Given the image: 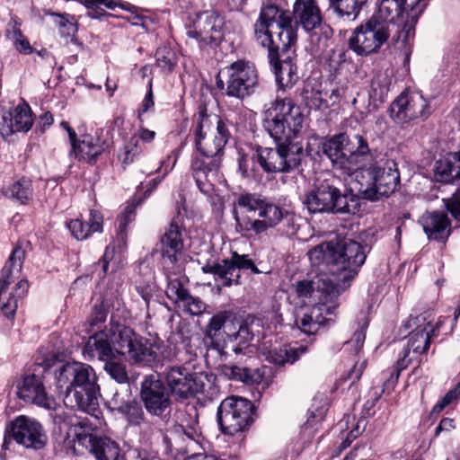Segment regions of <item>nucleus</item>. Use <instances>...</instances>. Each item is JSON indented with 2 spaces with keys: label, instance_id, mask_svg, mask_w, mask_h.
I'll list each match as a JSON object with an SVG mask.
<instances>
[{
  "label": "nucleus",
  "instance_id": "nucleus-1",
  "mask_svg": "<svg viewBox=\"0 0 460 460\" xmlns=\"http://www.w3.org/2000/svg\"><path fill=\"white\" fill-rule=\"evenodd\" d=\"M304 116L289 98H277L264 111L263 127L276 147L256 148V161L267 173H288L297 169L311 149L305 148L299 134Z\"/></svg>",
  "mask_w": 460,
  "mask_h": 460
},
{
  "label": "nucleus",
  "instance_id": "nucleus-2",
  "mask_svg": "<svg viewBox=\"0 0 460 460\" xmlns=\"http://www.w3.org/2000/svg\"><path fill=\"white\" fill-rule=\"evenodd\" d=\"M56 365L58 385L62 387L68 384L64 397L65 405L98 417L100 387L94 369L90 365L75 361L66 364L57 361Z\"/></svg>",
  "mask_w": 460,
  "mask_h": 460
},
{
  "label": "nucleus",
  "instance_id": "nucleus-3",
  "mask_svg": "<svg viewBox=\"0 0 460 460\" xmlns=\"http://www.w3.org/2000/svg\"><path fill=\"white\" fill-rule=\"evenodd\" d=\"M367 246L349 238L323 243L308 252L315 267L326 266L337 283L350 281L358 274L367 258Z\"/></svg>",
  "mask_w": 460,
  "mask_h": 460
},
{
  "label": "nucleus",
  "instance_id": "nucleus-4",
  "mask_svg": "<svg viewBox=\"0 0 460 460\" xmlns=\"http://www.w3.org/2000/svg\"><path fill=\"white\" fill-rule=\"evenodd\" d=\"M254 40L263 48L290 49L297 40L296 22L290 12L274 4L263 5L254 23Z\"/></svg>",
  "mask_w": 460,
  "mask_h": 460
},
{
  "label": "nucleus",
  "instance_id": "nucleus-5",
  "mask_svg": "<svg viewBox=\"0 0 460 460\" xmlns=\"http://www.w3.org/2000/svg\"><path fill=\"white\" fill-rule=\"evenodd\" d=\"M320 151L344 175H352L373 158L367 139L360 135L336 134L321 143L317 154Z\"/></svg>",
  "mask_w": 460,
  "mask_h": 460
},
{
  "label": "nucleus",
  "instance_id": "nucleus-6",
  "mask_svg": "<svg viewBox=\"0 0 460 460\" xmlns=\"http://www.w3.org/2000/svg\"><path fill=\"white\" fill-rule=\"evenodd\" d=\"M164 383L170 394L176 400L183 401L203 394L213 400L219 394L216 385V376L208 373H196L182 365L168 366L162 374Z\"/></svg>",
  "mask_w": 460,
  "mask_h": 460
},
{
  "label": "nucleus",
  "instance_id": "nucleus-7",
  "mask_svg": "<svg viewBox=\"0 0 460 460\" xmlns=\"http://www.w3.org/2000/svg\"><path fill=\"white\" fill-rule=\"evenodd\" d=\"M332 175L317 178L314 188L307 193L305 203L311 213L350 214L355 212L354 196L342 193Z\"/></svg>",
  "mask_w": 460,
  "mask_h": 460
},
{
  "label": "nucleus",
  "instance_id": "nucleus-8",
  "mask_svg": "<svg viewBox=\"0 0 460 460\" xmlns=\"http://www.w3.org/2000/svg\"><path fill=\"white\" fill-rule=\"evenodd\" d=\"M57 360L53 358H44L36 362L32 372L25 373L18 381L16 394L19 399L27 403L52 410L56 406L55 399L49 395L44 385V372L56 366Z\"/></svg>",
  "mask_w": 460,
  "mask_h": 460
},
{
  "label": "nucleus",
  "instance_id": "nucleus-9",
  "mask_svg": "<svg viewBox=\"0 0 460 460\" xmlns=\"http://www.w3.org/2000/svg\"><path fill=\"white\" fill-rule=\"evenodd\" d=\"M226 82L217 77V87L225 90L229 97L243 100L255 93L259 85V75L255 66L246 60L239 59L225 67Z\"/></svg>",
  "mask_w": 460,
  "mask_h": 460
},
{
  "label": "nucleus",
  "instance_id": "nucleus-10",
  "mask_svg": "<svg viewBox=\"0 0 460 460\" xmlns=\"http://www.w3.org/2000/svg\"><path fill=\"white\" fill-rule=\"evenodd\" d=\"M379 16H372L358 26L348 40V48L358 56L366 57L376 53L390 36L388 22Z\"/></svg>",
  "mask_w": 460,
  "mask_h": 460
},
{
  "label": "nucleus",
  "instance_id": "nucleus-11",
  "mask_svg": "<svg viewBox=\"0 0 460 460\" xmlns=\"http://www.w3.org/2000/svg\"><path fill=\"white\" fill-rule=\"evenodd\" d=\"M25 252L22 247H15L8 258L5 265L2 269L0 277V307L4 315L13 320L17 309V299L22 297L28 291L29 284L26 280H20L14 288V294H12L5 301L3 295L8 286L15 279V274H19L23 263Z\"/></svg>",
  "mask_w": 460,
  "mask_h": 460
},
{
  "label": "nucleus",
  "instance_id": "nucleus-12",
  "mask_svg": "<svg viewBox=\"0 0 460 460\" xmlns=\"http://www.w3.org/2000/svg\"><path fill=\"white\" fill-rule=\"evenodd\" d=\"M252 410L253 405L247 399L230 396L223 400L217 412L221 431L228 436L243 431L252 421Z\"/></svg>",
  "mask_w": 460,
  "mask_h": 460
},
{
  "label": "nucleus",
  "instance_id": "nucleus-13",
  "mask_svg": "<svg viewBox=\"0 0 460 460\" xmlns=\"http://www.w3.org/2000/svg\"><path fill=\"white\" fill-rule=\"evenodd\" d=\"M367 184L363 190L365 198L377 200L382 197H389L400 186V172L393 160H386L371 164L367 170Z\"/></svg>",
  "mask_w": 460,
  "mask_h": 460
},
{
  "label": "nucleus",
  "instance_id": "nucleus-14",
  "mask_svg": "<svg viewBox=\"0 0 460 460\" xmlns=\"http://www.w3.org/2000/svg\"><path fill=\"white\" fill-rule=\"evenodd\" d=\"M26 448L41 449L47 443L42 425L35 419L25 415L16 417L6 428L3 449L6 450L10 439Z\"/></svg>",
  "mask_w": 460,
  "mask_h": 460
},
{
  "label": "nucleus",
  "instance_id": "nucleus-15",
  "mask_svg": "<svg viewBox=\"0 0 460 460\" xmlns=\"http://www.w3.org/2000/svg\"><path fill=\"white\" fill-rule=\"evenodd\" d=\"M429 102L418 92H402L391 104V118L397 123L425 120L431 114Z\"/></svg>",
  "mask_w": 460,
  "mask_h": 460
},
{
  "label": "nucleus",
  "instance_id": "nucleus-16",
  "mask_svg": "<svg viewBox=\"0 0 460 460\" xmlns=\"http://www.w3.org/2000/svg\"><path fill=\"white\" fill-rule=\"evenodd\" d=\"M224 17L215 11L208 10L196 15L191 24L186 27V35L195 40L199 47L217 44L223 39Z\"/></svg>",
  "mask_w": 460,
  "mask_h": 460
},
{
  "label": "nucleus",
  "instance_id": "nucleus-17",
  "mask_svg": "<svg viewBox=\"0 0 460 460\" xmlns=\"http://www.w3.org/2000/svg\"><path fill=\"white\" fill-rule=\"evenodd\" d=\"M141 402L146 411L157 417H163L172 405L171 394L161 376L147 375L140 383Z\"/></svg>",
  "mask_w": 460,
  "mask_h": 460
},
{
  "label": "nucleus",
  "instance_id": "nucleus-18",
  "mask_svg": "<svg viewBox=\"0 0 460 460\" xmlns=\"http://www.w3.org/2000/svg\"><path fill=\"white\" fill-rule=\"evenodd\" d=\"M293 15L297 23L307 31H320V40L325 46L327 41L332 37L333 30L326 23H323L321 10L315 0H296L293 5Z\"/></svg>",
  "mask_w": 460,
  "mask_h": 460
},
{
  "label": "nucleus",
  "instance_id": "nucleus-19",
  "mask_svg": "<svg viewBox=\"0 0 460 460\" xmlns=\"http://www.w3.org/2000/svg\"><path fill=\"white\" fill-rule=\"evenodd\" d=\"M295 289L298 297H310L319 294L318 298L321 302H324L327 298L330 304H332L344 291L345 286L337 283L330 274L321 272L311 279L297 281Z\"/></svg>",
  "mask_w": 460,
  "mask_h": 460
},
{
  "label": "nucleus",
  "instance_id": "nucleus-20",
  "mask_svg": "<svg viewBox=\"0 0 460 460\" xmlns=\"http://www.w3.org/2000/svg\"><path fill=\"white\" fill-rule=\"evenodd\" d=\"M241 270H250L253 274L261 273V270L247 254L241 255L234 252L231 258L217 261L214 279L221 283L218 288L239 285Z\"/></svg>",
  "mask_w": 460,
  "mask_h": 460
},
{
  "label": "nucleus",
  "instance_id": "nucleus-21",
  "mask_svg": "<svg viewBox=\"0 0 460 460\" xmlns=\"http://www.w3.org/2000/svg\"><path fill=\"white\" fill-rule=\"evenodd\" d=\"M269 63L282 90L291 89L298 81L297 66L294 58L288 53L289 49L281 48H266Z\"/></svg>",
  "mask_w": 460,
  "mask_h": 460
},
{
  "label": "nucleus",
  "instance_id": "nucleus-22",
  "mask_svg": "<svg viewBox=\"0 0 460 460\" xmlns=\"http://www.w3.org/2000/svg\"><path fill=\"white\" fill-rule=\"evenodd\" d=\"M434 177L439 182H451L460 179V152L449 154L447 158L436 162ZM447 210L452 217L460 221V190H457L451 199L446 200Z\"/></svg>",
  "mask_w": 460,
  "mask_h": 460
},
{
  "label": "nucleus",
  "instance_id": "nucleus-23",
  "mask_svg": "<svg viewBox=\"0 0 460 460\" xmlns=\"http://www.w3.org/2000/svg\"><path fill=\"white\" fill-rule=\"evenodd\" d=\"M76 438L78 444L84 447L96 460H126L119 444L107 437L78 432Z\"/></svg>",
  "mask_w": 460,
  "mask_h": 460
},
{
  "label": "nucleus",
  "instance_id": "nucleus-24",
  "mask_svg": "<svg viewBox=\"0 0 460 460\" xmlns=\"http://www.w3.org/2000/svg\"><path fill=\"white\" fill-rule=\"evenodd\" d=\"M289 216L288 210L266 198L259 214L261 219H247L244 221V229L259 234L269 228L275 227L282 220L288 218Z\"/></svg>",
  "mask_w": 460,
  "mask_h": 460
},
{
  "label": "nucleus",
  "instance_id": "nucleus-25",
  "mask_svg": "<svg viewBox=\"0 0 460 460\" xmlns=\"http://www.w3.org/2000/svg\"><path fill=\"white\" fill-rule=\"evenodd\" d=\"M31 110L27 103H22L13 111L2 110L0 112V134L9 137L15 132H27L32 127Z\"/></svg>",
  "mask_w": 460,
  "mask_h": 460
},
{
  "label": "nucleus",
  "instance_id": "nucleus-26",
  "mask_svg": "<svg viewBox=\"0 0 460 460\" xmlns=\"http://www.w3.org/2000/svg\"><path fill=\"white\" fill-rule=\"evenodd\" d=\"M337 305L335 301L330 304L326 298L324 302H321L312 308L308 313H305L302 317L296 318V324L306 334H315L321 328L328 324L332 319L327 315L334 314Z\"/></svg>",
  "mask_w": 460,
  "mask_h": 460
},
{
  "label": "nucleus",
  "instance_id": "nucleus-27",
  "mask_svg": "<svg viewBox=\"0 0 460 460\" xmlns=\"http://www.w3.org/2000/svg\"><path fill=\"white\" fill-rule=\"evenodd\" d=\"M219 166L220 158L209 161L197 158L192 162L193 177L199 190L203 194L211 195L214 192Z\"/></svg>",
  "mask_w": 460,
  "mask_h": 460
},
{
  "label": "nucleus",
  "instance_id": "nucleus-28",
  "mask_svg": "<svg viewBox=\"0 0 460 460\" xmlns=\"http://www.w3.org/2000/svg\"><path fill=\"white\" fill-rule=\"evenodd\" d=\"M419 224L430 240L445 242L451 234L450 220L444 211H427Z\"/></svg>",
  "mask_w": 460,
  "mask_h": 460
},
{
  "label": "nucleus",
  "instance_id": "nucleus-29",
  "mask_svg": "<svg viewBox=\"0 0 460 460\" xmlns=\"http://www.w3.org/2000/svg\"><path fill=\"white\" fill-rule=\"evenodd\" d=\"M183 249L182 226L179 218H173L161 237V253L170 263L178 261V254Z\"/></svg>",
  "mask_w": 460,
  "mask_h": 460
},
{
  "label": "nucleus",
  "instance_id": "nucleus-30",
  "mask_svg": "<svg viewBox=\"0 0 460 460\" xmlns=\"http://www.w3.org/2000/svg\"><path fill=\"white\" fill-rule=\"evenodd\" d=\"M230 137V131L227 126H219L217 133L195 139L198 151L207 159L219 158L225 146Z\"/></svg>",
  "mask_w": 460,
  "mask_h": 460
},
{
  "label": "nucleus",
  "instance_id": "nucleus-31",
  "mask_svg": "<svg viewBox=\"0 0 460 460\" xmlns=\"http://www.w3.org/2000/svg\"><path fill=\"white\" fill-rule=\"evenodd\" d=\"M108 333V328H105L90 336L85 343L84 353L91 358L97 357L103 362L114 358L115 349Z\"/></svg>",
  "mask_w": 460,
  "mask_h": 460
},
{
  "label": "nucleus",
  "instance_id": "nucleus-32",
  "mask_svg": "<svg viewBox=\"0 0 460 460\" xmlns=\"http://www.w3.org/2000/svg\"><path fill=\"white\" fill-rule=\"evenodd\" d=\"M71 153L78 159L88 163H94L98 156L104 152L109 145L100 138H94L92 136H84L80 141L75 140L72 145Z\"/></svg>",
  "mask_w": 460,
  "mask_h": 460
},
{
  "label": "nucleus",
  "instance_id": "nucleus-33",
  "mask_svg": "<svg viewBox=\"0 0 460 460\" xmlns=\"http://www.w3.org/2000/svg\"><path fill=\"white\" fill-rule=\"evenodd\" d=\"M253 337L254 333L252 324L248 323L247 322L242 323L239 325L237 332L232 334H227L225 341L226 351L224 354L233 352L236 355H245Z\"/></svg>",
  "mask_w": 460,
  "mask_h": 460
},
{
  "label": "nucleus",
  "instance_id": "nucleus-34",
  "mask_svg": "<svg viewBox=\"0 0 460 460\" xmlns=\"http://www.w3.org/2000/svg\"><path fill=\"white\" fill-rule=\"evenodd\" d=\"M219 126L227 125L217 114L208 113L205 107H199L198 114L193 118V133L195 139L217 133Z\"/></svg>",
  "mask_w": 460,
  "mask_h": 460
},
{
  "label": "nucleus",
  "instance_id": "nucleus-35",
  "mask_svg": "<svg viewBox=\"0 0 460 460\" xmlns=\"http://www.w3.org/2000/svg\"><path fill=\"white\" fill-rule=\"evenodd\" d=\"M427 6V0H411L407 4L406 20L399 31V38L406 44L415 34V26L419 17Z\"/></svg>",
  "mask_w": 460,
  "mask_h": 460
},
{
  "label": "nucleus",
  "instance_id": "nucleus-36",
  "mask_svg": "<svg viewBox=\"0 0 460 460\" xmlns=\"http://www.w3.org/2000/svg\"><path fill=\"white\" fill-rule=\"evenodd\" d=\"M125 356H128L129 360L136 364L150 367L158 365L157 353L153 349L151 345H147L146 340L141 336L133 342L130 351H128Z\"/></svg>",
  "mask_w": 460,
  "mask_h": 460
},
{
  "label": "nucleus",
  "instance_id": "nucleus-37",
  "mask_svg": "<svg viewBox=\"0 0 460 460\" xmlns=\"http://www.w3.org/2000/svg\"><path fill=\"white\" fill-rule=\"evenodd\" d=\"M307 349L305 346L291 347L281 346L274 348L265 353L266 360L277 366H284L285 364H294L299 359L300 356L306 352Z\"/></svg>",
  "mask_w": 460,
  "mask_h": 460
},
{
  "label": "nucleus",
  "instance_id": "nucleus-38",
  "mask_svg": "<svg viewBox=\"0 0 460 460\" xmlns=\"http://www.w3.org/2000/svg\"><path fill=\"white\" fill-rule=\"evenodd\" d=\"M369 0H329L330 8L341 18L354 21Z\"/></svg>",
  "mask_w": 460,
  "mask_h": 460
},
{
  "label": "nucleus",
  "instance_id": "nucleus-39",
  "mask_svg": "<svg viewBox=\"0 0 460 460\" xmlns=\"http://www.w3.org/2000/svg\"><path fill=\"white\" fill-rule=\"evenodd\" d=\"M32 191L31 181L23 177L5 188L4 193L9 199H15L21 204H26L31 199Z\"/></svg>",
  "mask_w": 460,
  "mask_h": 460
},
{
  "label": "nucleus",
  "instance_id": "nucleus-40",
  "mask_svg": "<svg viewBox=\"0 0 460 460\" xmlns=\"http://www.w3.org/2000/svg\"><path fill=\"white\" fill-rule=\"evenodd\" d=\"M407 4V0H381L378 15L381 20L396 22L402 17Z\"/></svg>",
  "mask_w": 460,
  "mask_h": 460
},
{
  "label": "nucleus",
  "instance_id": "nucleus-41",
  "mask_svg": "<svg viewBox=\"0 0 460 460\" xmlns=\"http://www.w3.org/2000/svg\"><path fill=\"white\" fill-rule=\"evenodd\" d=\"M433 335L434 333L426 332L424 329L411 332L407 345L404 348L405 356H409L411 351L417 356L426 353L430 346V340Z\"/></svg>",
  "mask_w": 460,
  "mask_h": 460
},
{
  "label": "nucleus",
  "instance_id": "nucleus-42",
  "mask_svg": "<svg viewBox=\"0 0 460 460\" xmlns=\"http://www.w3.org/2000/svg\"><path fill=\"white\" fill-rule=\"evenodd\" d=\"M221 373L228 379L241 381L247 385H253L261 381V376L248 367L224 365L221 367Z\"/></svg>",
  "mask_w": 460,
  "mask_h": 460
},
{
  "label": "nucleus",
  "instance_id": "nucleus-43",
  "mask_svg": "<svg viewBox=\"0 0 460 460\" xmlns=\"http://www.w3.org/2000/svg\"><path fill=\"white\" fill-rule=\"evenodd\" d=\"M391 87V79L385 74L379 73L371 81L369 96L374 102H383Z\"/></svg>",
  "mask_w": 460,
  "mask_h": 460
},
{
  "label": "nucleus",
  "instance_id": "nucleus-44",
  "mask_svg": "<svg viewBox=\"0 0 460 460\" xmlns=\"http://www.w3.org/2000/svg\"><path fill=\"white\" fill-rule=\"evenodd\" d=\"M107 402L106 404L109 409L113 411L119 412L123 411V407L128 403V401L131 399V394L129 386L118 388H111L109 393L107 394Z\"/></svg>",
  "mask_w": 460,
  "mask_h": 460
},
{
  "label": "nucleus",
  "instance_id": "nucleus-45",
  "mask_svg": "<svg viewBox=\"0 0 460 460\" xmlns=\"http://www.w3.org/2000/svg\"><path fill=\"white\" fill-rule=\"evenodd\" d=\"M111 341L116 352L127 342V341L133 337L134 331L124 324L119 323H111L108 328Z\"/></svg>",
  "mask_w": 460,
  "mask_h": 460
},
{
  "label": "nucleus",
  "instance_id": "nucleus-46",
  "mask_svg": "<svg viewBox=\"0 0 460 460\" xmlns=\"http://www.w3.org/2000/svg\"><path fill=\"white\" fill-rule=\"evenodd\" d=\"M178 61L175 51L169 46H161L155 52L156 66L164 73L172 72Z\"/></svg>",
  "mask_w": 460,
  "mask_h": 460
},
{
  "label": "nucleus",
  "instance_id": "nucleus-47",
  "mask_svg": "<svg viewBox=\"0 0 460 460\" xmlns=\"http://www.w3.org/2000/svg\"><path fill=\"white\" fill-rule=\"evenodd\" d=\"M103 369L111 376V378L115 380L118 384H128L129 378L126 366L118 360L116 356L111 358V359L104 361Z\"/></svg>",
  "mask_w": 460,
  "mask_h": 460
},
{
  "label": "nucleus",
  "instance_id": "nucleus-48",
  "mask_svg": "<svg viewBox=\"0 0 460 460\" xmlns=\"http://www.w3.org/2000/svg\"><path fill=\"white\" fill-rule=\"evenodd\" d=\"M265 199L258 193H243L239 195L235 205L246 212H258L259 215Z\"/></svg>",
  "mask_w": 460,
  "mask_h": 460
},
{
  "label": "nucleus",
  "instance_id": "nucleus-49",
  "mask_svg": "<svg viewBox=\"0 0 460 460\" xmlns=\"http://www.w3.org/2000/svg\"><path fill=\"white\" fill-rule=\"evenodd\" d=\"M139 203L140 201L128 204L117 217V234L118 238L122 242H124L127 237V226L129 222L135 219L136 208Z\"/></svg>",
  "mask_w": 460,
  "mask_h": 460
},
{
  "label": "nucleus",
  "instance_id": "nucleus-50",
  "mask_svg": "<svg viewBox=\"0 0 460 460\" xmlns=\"http://www.w3.org/2000/svg\"><path fill=\"white\" fill-rule=\"evenodd\" d=\"M233 317L231 311H220L214 314L206 326V336L213 339L225 326L226 323Z\"/></svg>",
  "mask_w": 460,
  "mask_h": 460
},
{
  "label": "nucleus",
  "instance_id": "nucleus-51",
  "mask_svg": "<svg viewBox=\"0 0 460 460\" xmlns=\"http://www.w3.org/2000/svg\"><path fill=\"white\" fill-rule=\"evenodd\" d=\"M119 413L125 415L129 423L139 425L144 420V411L141 404L135 399H130Z\"/></svg>",
  "mask_w": 460,
  "mask_h": 460
},
{
  "label": "nucleus",
  "instance_id": "nucleus-52",
  "mask_svg": "<svg viewBox=\"0 0 460 460\" xmlns=\"http://www.w3.org/2000/svg\"><path fill=\"white\" fill-rule=\"evenodd\" d=\"M405 330L414 328L411 332L420 331L424 329L426 332L434 333L435 327L428 321V314H420L416 316H410V318L403 323Z\"/></svg>",
  "mask_w": 460,
  "mask_h": 460
},
{
  "label": "nucleus",
  "instance_id": "nucleus-53",
  "mask_svg": "<svg viewBox=\"0 0 460 460\" xmlns=\"http://www.w3.org/2000/svg\"><path fill=\"white\" fill-rule=\"evenodd\" d=\"M142 148L139 145V139L137 136H132L128 142L124 146V152L120 156L122 164L128 165L133 163L140 154Z\"/></svg>",
  "mask_w": 460,
  "mask_h": 460
},
{
  "label": "nucleus",
  "instance_id": "nucleus-54",
  "mask_svg": "<svg viewBox=\"0 0 460 460\" xmlns=\"http://www.w3.org/2000/svg\"><path fill=\"white\" fill-rule=\"evenodd\" d=\"M179 304L191 315H199L206 310V304L199 297L191 296L190 292Z\"/></svg>",
  "mask_w": 460,
  "mask_h": 460
},
{
  "label": "nucleus",
  "instance_id": "nucleus-55",
  "mask_svg": "<svg viewBox=\"0 0 460 460\" xmlns=\"http://www.w3.org/2000/svg\"><path fill=\"white\" fill-rule=\"evenodd\" d=\"M460 398V382L451 390H449L445 396L438 402L432 411V414L440 413L447 406L456 402Z\"/></svg>",
  "mask_w": 460,
  "mask_h": 460
},
{
  "label": "nucleus",
  "instance_id": "nucleus-56",
  "mask_svg": "<svg viewBox=\"0 0 460 460\" xmlns=\"http://www.w3.org/2000/svg\"><path fill=\"white\" fill-rule=\"evenodd\" d=\"M188 293L189 291L184 288L182 283L178 279L169 280L166 295L170 299L180 303Z\"/></svg>",
  "mask_w": 460,
  "mask_h": 460
},
{
  "label": "nucleus",
  "instance_id": "nucleus-57",
  "mask_svg": "<svg viewBox=\"0 0 460 460\" xmlns=\"http://www.w3.org/2000/svg\"><path fill=\"white\" fill-rule=\"evenodd\" d=\"M67 227L73 236L77 240H84L88 238L91 234H93L92 230L89 229L87 223H84L80 219H74L69 221L67 223Z\"/></svg>",
  "mask_w": 460,
  "mask_h": 460
},
{
  "label": "nucleus",
  "instance_id": "nucleus-58",
  "mask_svg": "<svg viewBox=\"0 0 460 460\" xmlns=\"http://www.w3.org/2000/svg\"><path fill=\"white\" fill-rule=\"evenodd\" d=\"M412 360V358H409V356H405V349H403L402 352V356L398 358L395 367L390 373V377L387 380V383L394 384L397 382L400 373L405 369L409 363Z\"/></svg>",
  "mask_w": 460,
  "mask_h": 460
},
{
  "label": "nucleus",
  "instance_id": "nucleus-59",
  "mask_svg": "<svg viewBox=\"0 0 460 460\" xmlns=\"http://www.w3.org/2000/svg\"><path fill=\"white\" fill-rule=\"evenodd\" d=\"M351 61V58L348 50H340L338 53L333 52L329 58V65L334 70L339 69L343 64Z\"/></svg>",
  "mask_w": 460,
  "mask_h": 460
},
{
  "label": "nucleus",
  "instance_id": "nucleus-60",
  "mask_svg": "<svg viewBox=\"0 0 460 460\" xmlns=\"http://www.w3.org/2000/svg\"><path fill=\"white\" fill-rule=\"evenodd\" d=\"M13 34L15 36L14 45L16 49L22 54H31L32 52V47L29 40L23 37L20 29H14Z\"/></svg>",
  "mask_w": 460,
  "mask_h": 460
},
{
  "label": "nucleus",
  "instance_id": "nucleus-61",
  "mask_svg": "<svg viewBox=\"0 0 460 460\" xmlns=\"http://www.w3.org/2000/svg\"><path fill=\"white\" fill-rule=\"evenodd\" d=\"M307 105L315 110L326 109L330 106L329 101L323 98L320 91L313 92L310 97H307Z\"/></svg>",
  "mask_w": 460,
  "mask_h": 460
},
{
  "label": "nucleus",
  "instance_id": "nucleus-62",
  "mask_svg": "<svg viewBox=\"0 0 460 460\" xmlns=\"http://www.w3.org/2000/svg\"><path fill=\"white\" fill-rule=\"evenodd\" d=\"M107 318V311L105 310L103 305H94L92 315L89 319L90 326H97L100 323H102L106 321Z\"/></svg>",
  "mask_w": 460,
  "mask_h": 460
},
{
  "label": "nucleus",
  "instance_id": "nucleus-63",
  "mask_svg": "<svg viewBox=\"0 0 460 460\" xmlns=\"http://www.w3.org/2000/svg\"><path fill=\"white\" fill-rule=\"evenodd\" d=\"M102 223H103L102 215L97 210H94V209L91 210L90 217L87 222V225L89 226V229L92 230L93 233L102 232Z\"/></svg>",
  "mask_w": 460,
  "mask_h": 460
},
{
  "label": "nucleus",
  "instance_id": "nucleus-64",
  "mask_svg": "<svg viewBox=\"0 0 460 460\" xmlns=\"http://www.w3.org/2000/svg\"><path fill=\"white\" fill-rule=\"evenodd\" d=\"M456 429L455 420L451 418H443L435 429V437H438L441 433H449Z\"/></svg>",
  "mask_w": 460,
  "mask_h": 460
}]
</instances>
